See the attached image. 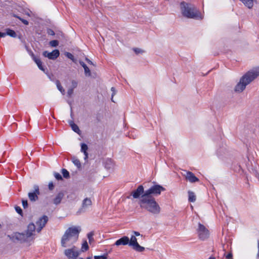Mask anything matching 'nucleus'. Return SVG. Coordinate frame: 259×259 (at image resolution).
<instances>
[{"mask_svg":"<svg viewBox=\"0 0 259 259\" xmlns=\"http://www.w3.org/2000/svg\"><path fill=\"white\" fill-rule=\"evenodd\" d=\"M64 253L69 259H76L79 254L75 246L70 249H66Z\"/></svg>","mask_w":259,"mask_h":259,"instance_id":"1a4fd4ad","label":"nucleus"},{"mask_svg":"<svg viewBox=\"0 0 259 259\" xmlns=\"http://www.w3.org/2000/svg\"><path fill=\"white\" fill-rule=\"evenodd\" d=\"M37 65L39 69H40L41 70H42L44 72L45 71V69L42 65V62H41L40 64H37Z\"/></svg>","mask_w":259,"mask_h":259,"instance_id":"37998d69","label":"nucleus"},{"mask_svg":"<svg viewBox=\"0 0 259 259\" xmlns=\"http://www.w3.org/2000/svg\"><path fill=\"white\" fill-rule=\"evenodd\" d=\"M95 259H107L106 255H101V256H95Z\"/></svg>","mask_w":259,"mask_h":259,"instance_id":"a19ab883","label":"nucleus"},{"mask_svg":"<svg viewBox=\"0 0 259 259\" xmlns=\"http://www.w3.org/2000/svg\"><path fill=\"white\" fill-rule=\"evenodd\" d=\"M232 253L230 252L229 253H228L227 255H226V258L227 259H232Z\"/></svg>","mask_w":259,"mask_h":259,"instance_id":"a18cd8bd","label":"nucleus"},{"mask_svg":"<svg viewBox=\"0 0 259 259\" xmlns=\"http://www.w3.org/2000/svg\"><path fill=\"white\" fill-rule=\"evenodd\" d=\"M64 196V194L62 192H60L58 194L56 195L55 198L53 200V203L56 204L58 205L61 202L62 199Z\"/></svg>","mask_w":259,"mask_h":259,"instance_id":"f3484780","label":"nucleus"},{"mask_svg":"<svg viewBox=\"0 0 259 259\" xmlns=\"http://www.w3.org/2000/svg\"><path fill=\"white\" fill-rule=\"evenodd\" d=\"M73 90L74 89L71 88L68 89V90L67 91V96L69 97H71V96L72 95V94L73 93Z\"/></svg>","mask_w":259,"mask_h":259,"instance_id":"c9c22d12","label":"nucleus"},{"mask_svg":"<svg viewBox=\"0 0 259 259\" xmlns=\"http://www.w3.org/2000/svg\"><path fill=\"white\" fill-rule=\"evenodd\" d=\"M89 249V246L87 241H85L82 245L81 251L84 252Z\"/></svg>","mask_w":259,"mask_h":259,"instance_id":"c756f323","label":"nucleus"},{"mask_svg":"<svg viewBox=\"0 0 259 259\" xmlns=\"http://www.w3.org/2000/svg\"><path fill=\"white\" fill-rule=\"evenodd\" d=\"M72 161L74 163V164L77 167V168H79L81 167V163L80 162V161L78 159L73 157L72 158Z\"/></svg>","mask_w":259,"mask_h":259,"instance_id":"393cba45","label":"nucleus"},{"mask_svg":"<svg viewBox=\"0 0 259 259\" xmlns=\"http://www.w3.org/2000/svg\"><path fill=\"white\" fill-rule=\"evenodd\" d=\"M80 65L83 68L85 76H90L91 75V71L87 65L82 61L79 62Z\"/></svg>","mask_w":259,"mask_h":259,"instance_id":"a211bd4d","label":"nucleus"},{"mask_svg":"<svg viewBox=\"0 0 259 259\" xmlns=\"http://www.w3.org/2000/svg\"><path fill=\"white\" fill-rule=\"evenodd\" d=\"M189 201L190 202H194L196 200V196L194 192L192 191L188 192Z\"/></svg>","mask_w":259,"mask_h":259,"instance_id":"5701e85b","label":"nucleus"},{"mask_svg":"<svg viewBox=\"0 0 259 259\" xmlns=\"http://www.w3.org/2000/svg\"><path fill=\"white\" fill-rule=\"evenodd\" d=\"M259 76V67L253 68L246 72L240 79L239 82L235 87L236 92H242L246 87Z\"/></svg>","mask_w":259,"mask_h":259,"instance_id":"f03ea898","label":"nucleus"},{"mask_svg":"<svg viewBox=\"0 0 259 259\" xmlns=\"http://www.w3.org/2000/svg\"><path fill=\"white\" fill-rule=\"evenodd\" d=\"M85 60L87 61V62L89 64L93 65H94V63L90 59H89L88 58H85Z\"/></svg>","mask_w":259,"mask_h":259,"instance_id":"de8ad7c7","label":"nucleus"},{"mask_svg":"<svg viewBox=\"0 0 259 259\" xmlns=\"http://www.w3.org/2000/svg\"><path fill=\"white\" fill-rule=\"evenodd\" d=\"M31 56L32 57V59L37 65L40 64L41 62L40 59L35 56V55L32 53H31Z\"/></svg>","mask_w":259,"mask_h":259,"instance_id":"c85d7f7f","label":"nucleus"},{"mask_svg":"<svg viewBox=\"0 0 259 259\" xmlns=\"http://www.w3.org/2000/svg\"><path fill=\"white\" fill-rule=\"evenodd\" d=\"M48 221V217L47 215H43L41 218L36 222V224L37 226L36 231L39 232L41 229L45 226L46 223Z\"/></svg>","mask_w":259,"mask_h":259,"instance_id":"9b49d317","label":"nucleus"},{"mask_svg":"<svg viewBox=\"0 0 259 259\" xmlns=\"http://www.w3.org/2000/svg\"><path fill=\"white\" fill-rule=\"evenodd\" d=\"M111 90L112 92L111 101L114 102V101L113 100V96L116 94V90L114 87H112Z\"/></svg>","mask_w":259,"mask_h":259,"instance_id":"e433bc0d","label":"nucleus"},{"mask_svg":"<svg viewBox=\"0 0 259 259\" xmlns=\"http://www.w3.org/2000/svg\"><path fill=\"white\" fill-rule=\"evenodd\" d=\"M54 177L57 180H62V177L59 173L54 172Z\"/></svg>","mask_w":259,"mask_h":259,"instance_id":"72a5a7b5","label":"nucleus"},{"mask_svg":"<svg viewBox=\"0 0 259 259\" xmlns=\"http://www.w3.org/2000/svg\"><path fill=\"white\" fill-rule=\"evenodd\" d=\"M92 205V201L91 199L89 198H86L84 199L82 201L81 207L80 209V211H82L83 210H85L88 207L91 206Z\"/></svg>","mask_w":259,"mask_h":259,"instance_id":"2eb2a0df","label":"nucleus"},{"mask_svg":"<svg viewBox=\"0 0 259 259\" xmlns=\"http://www.w3.org/2000/svg\"><path fill=\"white\" fill-rule=\"evenodd\" d=\"M31 56L32 57V59L37 65L40 64L41 62L40 59L35 56V55L32 53H31Z\"/></svg>","mask_w":259,"mask_h":259,"instance_id":"cd10ccee","label":"nucleus"},{"mask_svg":"<svg viewBox=\"0 0 259 259\" xmlns=\"http://www.w3.org/2000/svg\"><path fill=\"white\" fill-rule=\"evenodd\" d=\"M6 34L13 37H16V32L14 30L10 29H7Z\"/></svg>","mask_w":259,"mask_h":259,"instance_id":"a878e982","label":"nucleus"},{"mask_svg":"<svg viewBox=\"0 0 259 259\" xmlns=\"http://www.w3.org/2000/svg\"><path fill=\"white\" fill-rule=\"evenodd\" d=\"M80 226H72L68 228L62 236L61 244L63 247H67L75 243L79 237V234L81 231Z\"/></svg>","mask_w":259,"mask_h":259,"instance_id":"f257e3e1","label":"nucleus"},{"mask_svg":"<svg viewBox=\"0 0 259 259\" xmlns=\"http://www.w3.org/2000/svg\"><path fill=\"white\" fill-rule=\"evenodd\" d=\"M133 233L134 234V236H135L136 237V236H140V234L139 232H137V231H134Z\"/></svg>","mask_w":259,"mask_h":259,"instance_id":"09e8293b","label":"nucleus"},{"mask_svg":"<svg viewBox=\"0 0 259 259\" xmlns=\"http://www.w3.org/2000/svg\"><path fill=\"white\" fill-rule=\"evenodd\" d=\"M6 33H3L0 32V37H4L6 36Z\"/></svg>","mask_w":259,"mask_h":259,"instance_id":"8fccbe9b","label":"nucleus"},{"mask_svg":"<svg viewBox=\"0 0 259 259\" xmlns=\"http://www.w3.org/2000/svg\"><path fill=\"white\" fill-rule=\"evenodd\" d=\"M139 204L142 208L152 214L158 215L160 212L161 208L154 197L141 196L139 201Z\"/></svg>","mask_w":259,"mask_h":259,"instance_id":"7ed1b4c3","label":"nucleus"},{"mask_svg":"<svg viewBox=\"0 0 259 259\" xmlns=\"http://www.w3.org/2000/svg\"><path fill=\"white\" fill-rule=\"evenodd\" d=\"M35 229H36L33 223L29 224L27 226L26 233H17V240L21 242H30L32 241L34 239V232Z\"/></svg>","mask_w":259,"mask_h":259,"instance_id":"39448f33","label":"nucleus"},{"mask_svg":"<svg viewBox=\"0 0 259 259\" xmlns=\"http://www.w3.org/2000/svg\"><path fill=\"white\" fill-rule=\"evenodd\" d=\"M145 191L143 186L142 185H140L136 190L132 192L131 195L134 198H140L141 196L143 195Z\"/></svg>","mask_w":259,"mask_h":259,"instance_id":"4468645a","label":"nucleus"},{"mask_svg":"<svg viewBox=\"0 0 259 259\" xmlns=\"http://www.w3.org/2000/svg\"><path fill=\"white\" fill-rule=\"evenodd\" d=\"M48 187H49V190H52L54 189V185L53 182H50L49 183Z\"/></svg>","mask_w":259,"mask_h":259,"instance_id":"ea45409f","label":"nucleus"},{"mask_svg":"<svg viewBox=\"0 0 259 259\" xmlns=\"http://www.w3.org/2000/svg\"><path fill=\"white\" fill-rule=\"evenodd\" d=\"M8 237H9L11 240L14 241H15V239H16V238H15L14 236L11 237V236L8 235Z\"/></svg>","mask_w":259,"mask_h":259,"instance_id":"3c124183","label":"nucleus"},{"mask_svg":"<svg viewBox=\"0 0 259 259\" xmlns=\"http://www.w3.org/2000/svg\"><path fill=\"white\" fill-rule=\"evenodd\" d=\"M14 208L15 209V210H16V205H15L14 206Z\"/></svg>","mask_w":259,"mask_h":259,"instance_id":"5fc2aeb1","label":"nucleus"},{"mask_svg":"<svg viewBox=\"0 0 259 259\" xmlns=\"http://www.w3.org/2000/svg\"><path fill=\"white\" fill-rule=\"evenodd\" d=\"M182 175L191 183H195L199 181V179L191 171L184 170Z\"/></svg>","mask_w":259,"mask_h":259,"instance_id":"f8f14e48","label":"nucleus"},{"mask_svg":"<svg viewBox=\"0 0 259 259\" xmlns=\"http://www.w3.org/2000/svg\"><path fill=\"white\" fill-rule=\"evenodd\" d=\"M127 244L129 245V238L127 236H123L117 240L115 243V245L116 246L126 245Z\"/></svg>","mask_w":259,"mask_h":259,"instance_id":"dca6fc26","label":"nucleus"},{"mask_svg":"<svg viewBox=\"0 0 259 259\" xmlns=\"http://www.w3.org/2000/svg\"><path fill=\"white\" fill-rule=\"evenodd\" d=\"M181 9L183 15L188 18L201 20L203 16L197 9L191 4L182 2Z\"/></svg>","mask_w":259,"mask_h":259,"instance_id":"20e7f679","label":"nucleus"},{"mask_svg":"<svg viewBox=\"0 0 259 259\" xmlns=\"http://www.w3.org/2000/svg\"><path fill=\"white\" fill-rule=\"evenodd\" d=\"M65 55L69 59H70V60H72V61H74V56L73 55L71 54L70 53H69V52H66L65 53Z\"/></svg>","mask_w":259,"mask_h":259,"instance_id":"473e14b6","label":"nucleus"},{"mask_svg":"<svg viewBox=\"0 0 259 259\" xmlns=\"http://www.w3.org/2000/svg\"><path fill=\"white\" fill-rule=\"evenodd\" d=\"M208 259H215V258L214 256H210Z\"/></svg>","mask_w":259,"mask_h":259,"instance_id":"864d4df0","label":"nucleus"},{"mask_svg":"<svg viewBox=\"0 0 259 259\" xmlns=\"http://www.w3.org/2000/svg\"><path fill=\"white\" fill-rule=\"evenodd\" d=\"M49 33L50 34H51V35H54L55 34L53 30H51V29L49 30Z\"/></svg>","mask_w":259,"mask_h":259,"instance_id":"603ef678","label":"nucleus"},{"mask_svg":"<svg viewBox=\"0 0 259 259\" xmlns=\"http://www.w3.org/2000/svg\"><path fill=\"white\" fill-rule=\"evenodd\" d=\"M243 4L249 9H251L253 6V0H240Z\"/></svg>","mask_w":259,"mask_h":259,"instance_id":"aec40b11","label":"nucleus"},{"mask_svg":"<svg viewBox=\"0 0 259 259\" xmlns=\"http://www.w3.org/2000/svg\"><path fill=\"white\" fill-rule=\"evenodd\" d=\"M34 191L28 193V196L31 201H35L38 199V195H39V187L37 185H34L33 187Z\"/></svg>","mask_w":259,"mask_h":259,"instance_id":"9d476101","label":"nucleus"},{"mask_svg":"<svg viewBox=\"0 0 259 259\" xmlns=\"http://www.w3.org/2000/svg\"><path fill=\"white\" fill-rule=\"evenodd\" d=\"M58 44H59L58 41L57 40H53L50 42V45L52 47H57L58 45Z\"/></svg>","mask_w":259,"mask_h":259,"instance_id":"2f4dec72","label":"nucleus"},{"mask_svg":"<svg viewBox=\"0 0 259 259\" xmlns=\"http://www.w3.org/2000/svg\"><path fill=\"white\" fill-rule=\"evenodd\" d=\"M60 55V52L58 50H54L52 52L45 51L43 52V55L45 57H48L50 59L55 60Z\"/></svg>","mask_w":259,"mask_h":259,"instance_id":"ddd939ff","label":"nucleus"},{"mask_svg":"<svg viewBox=\"0 0 259 259\" xmlns=\"http://www.w3.org/2000/svg\"><path fill=\"white\" fill-rule=\"evenodd\" d=\"M56 85H57V87L58 89L59 90V91H60V92L63 95H64V94H65V90H64V89L62 87L60 81L58 80H57L56 81Z\"/></svg>","mask_w":259,"mask_h":259,"instance_id":"b1692460","label":"nucleus"},{"mask_svg":"<svg viewBox=\"0 0 259 259\" xmlns=\"http://www.w3.org/2000/svg\"><path fill=\"white\" fill-rule=\"evenodd\" d=\"M62 174L65 178L67 179L69 178V173L66 169L63 168L62 169Z\"/></svg>","mask_w":259,"mask_h":259,"instance_id":"7c9ffc66","label":"nucleus"},{"mask_svg":"<svg viewBox=\"0 0 259 259\" xmlns=\"http://www.w3.org/2000/svg\"><path fill=\"white\" fill-rule=\"evenodd\" d=\"M196 231L200 240H205L209 237V231L203 225L199 223Z\"/></svg>","mask_w":259,"mask_h":259,"instance_id":"0eeeda50","label":"nucleus"},{"mask_svg":"<svg viewBox=\"0 0 259 259\" xmlns=\"http://www.w3.org/2000/svg\"><path fill=\"white\" fill-rule=\"evenodd\" d=\"M70 123V125L71 127V128L72 130L75 132V133H77L78 134L80 135V131L78 127V126H77V125H76V124H75L73 121H70L69 122Z\"/></svg>","mask_w":259,"mask_h":259,"instance_id":"412c9836","label":"nucleus"},{"mask_svg":"<svg viewBox=\"0 0 259 259\" xmlns=\"http://www.w3.org/2000/svg\"><path fill=\"white\" fill-rule=\"evenodd\" d=\"M94 234L93 232H91L88 234V238L89 239V241L90 244H91L92 242L94 241V239L93 238Z\"/></svg>","mask_w":259,"mask_h":259,"instance_id":"bb28decb","label":"nucleus"},{"mask_svg":"<svg viewBox=\"0 0 259 259\" xmlns=\"http://www.w3.org/2000/svg\"><path fill=\"white\" fill-rule=\"evenodd\" d=\"M258 252L256 255V258L259 259V240L257 241Z\"/></svg>","mask_w":259,"mask_h":259,"instance_id":"49530a36","label":"nucleus"},{"mask_svg":"<svg viewBox=\"0 0 259 259\" xmlns=\"http://www.w3.org/2000/svg\"><path fill=\"white\" fill-rule=\"evenodd\" d=\"M134 51L137 54L144 53V51L139 48H134Z\"/></svg>","mask_w":259,"mask_h":259,"instance_id":"4c0bfd02","label":"nucleus"},{"mask_svg":"<svg viewBox=\"0 0 259 259\" xmlns=\"http://www.w3.org/2000/svg\"><path fill=\"white\" fill-rule=\"evenodd\" d=\"M17 213H19L21 216H22V210L19 206H17Z\"/></svg>","mask_w":259,"mask_h":259,"instance_id":"c03bdc74","label":"nucleus"},{"mask_svg":"<svg viewBox=\"0 0 259 259\" xmlns=\"http://www.w3.org/2000/svg\"><path fill=\"white\" fill-rule=\"evenodd\" d=\"M78 83L76 80H73L71 81V88H73V89L76 88L77 86Z\"/></svg>","mask_w":259,"mask_h":259,"instance_id":"f704fd0d","label":"nucleus"},{"mask_svg":"<svg viewBox=\"0 0 259 259\" xmlns=\"http://www.w3.org/2000/svg\"><path fill=\"white\" fill-rule=\"evenodd\" d=\"M17 19H19L20 20H21L22 21V22L25 25H28V21H27L25 19H22L21 17H20L19 16H17Z\"/></svg>","mask_w":259,"mask_h":259,"instance_id":"58836bf2","label":"nucleus"},{"mask_svg":"<svg viewBox=\"0 0 259 259\" xmlns=\"http://www.w3.org/2000/svg\"><path fill=\"white\" fill-rule=\"evenodd\" d=\"M105 166L107 169H112L114 166V163L111 159H107L105 163Z\"/></svg>","mask_w":259,"mask_h":259,"instance_id":"4be33fe9","label":"nucleus"},{"mask_svg":"<svg viewBox=\"0 0 259 259\" xmlns=\"http://www.w3.org/2000/svg\"><path fill=\"white\" fill-rule=\"evenodd\" d=\"M22 205H23V207L24 208L27 207V206H28V203H27V201L26 200H22Z\"/></svg>","mask_w":259,"mask_h":259,"instance_id":"79ce46f5","label":"nucleus"},{"mask_svg":"<svg viewBox=\"0 0 259 259\" xmlns=\"http://www.w3.org/2000/svg\"><path fill=\"white\" fill-rule=\"evenodd\" d=\"M129 246L138 252H143L145 250V248L140 246L138 243L137 239L135 236L132 235L130 240L129 239Z\"/></svg>","mask_w":259,"mask_h":259,"instance_id":"6e6552de","label":"nucleus"},{"mask_svg":"<svg viewBox=\"0 0 259 259\" xmlns=\"http://www.w3.org/2000/svg\"><path fill=\"white\" fill-rule=\"evenodd\" d=\"M88 150V147L87 144L84 143L81 144V151L83 153L84 155V159L86 160L88 158V153L87 151Z\"/></svg>","mask_w":259,"mask_h":259,"instance_id":"6ab92c4d","label":"nucleus"},{"mask_svg":"<svg viewBox=\"0 0 259 259\" xmlns=\"http://www.w3.org/2000/svg\"><path fill=\"white\" fill-rule=\"evenodd\" d=\"M165 189L159 185H155L150 187L148 190L145 191V193L142 196L147 197H153L152 195H159L162 191H164Z\"/></svg>","mask_w":259,"mask_h":259,"instance_id":"423d86ee","label":"nucleus"}]
</instances>
